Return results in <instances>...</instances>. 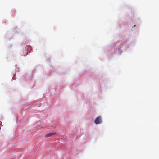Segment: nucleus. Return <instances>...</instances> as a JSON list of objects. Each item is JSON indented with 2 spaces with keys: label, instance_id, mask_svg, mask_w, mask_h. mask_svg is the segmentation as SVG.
Returning a JSON list of instances; mask_svg holds the SVG:
<instances>
[{
  "label": "nucleus",
  "instance_id": "f257e3e1",
  "mask_svg": "<svg viewBox=\"0 0 159 159\" xmlns=\"http://www.w3.org/2000/svg\"><path fill=\"white\" fill-rule=\"evenodd\" d=\"M56 133H48L45 135V137H50L51 136L54 135Z\"/></svg>",
  "mask_w": 159,
  "mask_h": 159
}]
</instances>
